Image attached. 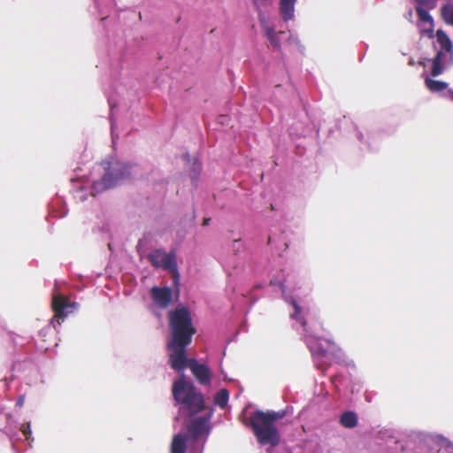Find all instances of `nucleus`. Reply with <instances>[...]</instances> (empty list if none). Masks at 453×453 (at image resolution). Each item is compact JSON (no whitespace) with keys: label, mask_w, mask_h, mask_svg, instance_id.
<instances>
[{"label":"nucleus","mask_w":453,"mask_h":453,"mask_svg":"<svg viewBox=\"0 0 453 453\" xmlns=\"http://www.w3.org/2000/svg\"><path fill=\"white\" fill-rule=\"evenodd\" d=\"M418 4L424 5L428 8H434L438 0H414Z\"/></svg>","instance_id":"36"},{"label":"nucleus","mask_w":453,"mask_h":453,"mask_svg":"<svg viewBox=\"0 0 453 453\" xmlns=\"http://www.w3.org/2000/svg\"><path fill=\"white\" fill-rule=\"evenodd\" d=\"M148 239H146L144 236L138 240L135 249L139 255H144V249L148 245Z\"/></svg>","instance_id":"34"},{"label":"nucleus","mask_w":453,"mask_h":453,"mask_svg":"<svg viewBox=\"0 0 453 453\" xmlns=\"http://www.w3.org/2000/svg\"><path fill=\"white\" fill-rule=\"evenodd\" d=\"M446 53L451 54V50H442V48H441L439 50H437L435 56L432 59H427V61L435 60L442 62L443 57Z\"/></svg>","instance_id":"35"},{"label":"nucleus","mask_w":453,"mask_h":453,"mask_svg":"<svg viewBox=\"0 0 453 453\" xmlns=\"http://www.w3.org/2000/svg\"><path fill=\"white\" fill-rule=\"evenodd\" d=\"M95 8L99 15L106 14L101 18L97 27L98 36H102L103 43L105 45L104 52L99 51L101 64L109 65L110 76L112 81V88H116L117 84H123L122 71L124 65L132 68L148 52V42L142 36H134L131 40L127 39L123 32L119 33L116 29L117 24L110 27L111 19L107 14L111 9L116 7V0H93Z\"/></svg>","instance_id":"2"},{"label":"nucleus","mask_w":453,"mask_h":453,"mask_svg":"<svg viewBox=\"0 0 453 453\" xmlns=\"http://www.w3.org/2000/svg\"><path fill=\"white\" fill-rule=\"evenodd\" d=\"M267 244L278 253L279 257H283L284 252L287 251L290 244L288 232L281 226L270 229Z\"/></svg>","instance_id":"16"},{"label":"nucleus","mask_w":453,"mask_h":453,"mask_svg":"<svg viewBox=\"0 0 453 453\" xmlns=\"http://www.w3.org/2000/svg\"><path fill=\"white\" fill-rule=\"evenodd\" d=\"M232 255L228 258L229 266L234 272L229 275L238 274L241 271L249 269L255 275H259L266 271V265L256 261V255L247 248L242 238L234 239L232 243Z\"/></svg>","instance_id":"9"},{"label":"nucleus","mask_w":453,"mask_h":453,"mask_svg":"<svg viewBox=\"0 0 453 453\" xmlns=\"http://www.w3.org/2000/svg\"><path fill=\"white\" fill-rule=\"evenodd\" d=\"M441 16L446 25L453 27V1L449 0L441 6Z\"/></svg>","instance_id":"26"},{"label":"nucleus","mask_w":453,"mask_h":453,"mask_svg":"<svg viewBox=\"0 0 453 453\" xmlns=\"http://www.w3.org/2000/svg\"><path fill=\"white\" fill-rule=\"evenodd\" d=\"M147 258L156 269L166 271L169 278L176 275L180 278L175 250L166 252L163 248H156L148 253Z\"/></svg>","instance_id":"12"},{"label":"nucleus","mask_w":453,"mask_h":453,"mask_svg":"<svg viewBox=\"0 0 453 453\" xmlns=\"http://www.w3.org/2000/svg\"><path fill=\"white\" fill-rule=\"evenodd\" d=\"M52 229H53V225H51V226H50V232H51V231H52Z\"/></svg>","instance_id":"54"},{"label":"nucleus","mask_w":453,"mask_h":453,"mask_svg":"<svg viewBox=\"0 0 453 453\" xmlns=\"http://www.w3.org/2000/svg\"><path fill=\"white\" fill-rule=\"evenodd\" d=\"M412 14H413L412 10L410 8L408 11V13L406 15V19L411 22H412Z\"/></svg>","instance_id":"47"},{"label":"nucleus","mask_w":453,"mask_h":453,"mask_svg":"<svg viewBox=\"0 0 453 453\" xmlns=\"http://www.w3.org/2000/svg\"><path fill=\"white\" fill-rule=\"evenodd\" d=\"M10 338L12 342L13 349L15 352L24 350V357L15 354L10 375L6 376L3 382L6 389H11V384L18 380L24 382L28 386L36 385L37 383H44V375L46 369L50 370L52 361L45 357V355L41 353L35 355L32 352L37 349H48V346H38L36 340L34 336L28 339L16 335L14 333L10 332Z\"/></svg>","instance_id":"3"},{"label":"nucleus","mask_w":453,"mask_h":453,"mask_svg":"<svg viewBox=\"0 0 453 453\" xmlns=\"http://www.w3.org/2000/svg\"><path fill=\"white\" fill-rule=\"evenodd\" d=\"M254 288H255L256 290H260V289H262V288H263V285H262L261 283H256V284L254 285Z\"/></svg>","instance_id":"48"},{"label":"nucleus","mask_w":453,"mask_h":453,"mask_svg":"<svg viewBox=\"0 0 453 453\" xmlns=\"http://www.w3.org/2000/svg\"><path fill=\"white\" fill-rule=\"evenodd\" d=\"M378 439L385 443L386 453H423V448H432L431 443L453 452V442L441 434H405L393 428H382L378 432Z\"/></svg>","instance_id":"4"},{"label":"nucleus","mask_w":453,"mask_h":453,"mask_svg":"<svg viewBox=\"0 0 453 453\" xmlns=\"http://www.w3.org/2000/svg\"><path fill=\"white\" fill-rule=\"evenodd\" d=\"M287 42L295 44L296 46V49H297L298 52L301 55H304L305 54L306 48L302 43V42L300 41V39L297 36V35H294L291 32H289V35L287 38Z\"/></svg>","instance_id":"31"},{"label":"nucleus","mask_w":453,"mask_h":453,"mask_svg":"<svg viewBox=\"0 0 453 453\" xmlns=\"http://www.w3.org/2000/svg\"><path fill=\"white\" fill-rule=\"evenodd\" d=\"M106 97H107V102H108L109 108H110V113H109L108 119L110 122L111 146H112V149L115 150L119 135L117 131L118 125H117V119L114 116V110L117 109L119 106V100H118V96L115 93H111V94L107 95Z\"/></svg>","instance_id":"19"},{"label":"nucleus","mask_w":453,"mask_h":453,"mask_svg":"<svg viewBox=\"0 0 453 453\" xmlns=\"http://www.w3.org/2000/svg\"><path fill=\"white\" fill-rule=\"evenodd\" d=\"M252 4L257 14L262 35L266 40L267 48L277 52L280 57L283 56L280 35H283L285 32H276L275 26L269 23L257 0H252Z\"/></svg>","instance_id":"13"},{"label":"nucleus","mask_w":453,"mask_h":453,"mask_svg":"<svg viewBox=\"0 0 453 453\" xmlns=\"http://www.w3.org/2000/svg\"><path fill=\"white\" fill-rule=\"evenodd\" d=\"M61 284L65 285V281H59L55 280L54 288L51 293V309L54 313L52 318L49 320L48 325L43 326L38 332V336L45 342V337L50 332H58V328L61 326L62 322L68 317L72 311L76 310L79 307L77 302L66 303L65 294L61 291Z\"/></svg>","instance_id":"8"},{"label":"nucleus","mask_w":453,"mask_h":453,"mask_svg":"<svg viewBox=\"0 0 453 453\" xmlns=\"http://www.w3.org/2000/svg\"><path fill=\"white\" fill-rule=\"evenodd\" d=\"M297 0H279V14L284 22L295 18V7Z\"/></svg>","instance_id":"24"},{"label":"nucleus","mask_w":453,"mask_h":453,"mask_svg":"<svg viewBox=\"0 0 453 453\" xmlns=\"http://www.w3.org/2000/svg\"><path fill=\"white\" fill-rule=\"evenodd\" d=\"M31 263H33V265H35V264L38 263V261L37 260H33Z\"/></svg>","instance_id":"52"},{"label":"nucleus","mask_w":453,"mask_h":453,"mask_svg":"<svg viewBox=\"0 0 453 453\" xmlns=\"http://www.w3.org/2000/svg\"><path fill=\"white\" fill-rule=\"evenodd\" d=\"M180 158L185 163V165H187L194 160V156H191L190 153L187 150L181 155Z\"/></svg>","instance_id":"38"},{"label":"nucleus","mask_w":453,"mask_h":453,"mask_svg":"<svg viewBox=\"0 0 453 453\" xmlns=\"http://www.w3.org/2000/svg\"><path fill=\"white\" fill-rule=\"evenodd\" d=\"M415 9L419 21L425 24H429V26L434 27V18L429 12L431 8L426 7L421 4H418Z\"/></svg>","instance_id":"27"},{"label":"nucleus","mask_w":453,"mask_h":453,"mask_svg":"<svg viewBox=\"0 0 453 453\" xmlns=\"http://www.w3.org/2000/svg\"><path fill=\"white\" fill-rule=\"evenodd\" d=\"M428 58H424V59H421L419 60V65L424 66V67H426L427 64L428 63H432V61H427Z\"/></svg>","instance_id":"46"},{"label":"nucleus","mask_w":453,"mask_h":453,"mask_svg":"<svg viewBox=\"0 0 453 453\" xmlns=\"http://www.w3.org/2000/svg\"><path fill=\"white\" fill-rule=\"evenodd\" d=\"M270 285L279 287L283 300L293 308L289 317L303 327L304 342L311 351L314 362L316 364L319 362L325 363L328 359V349L321 343V338L313 334V330L304 315L303 308L300 305L296 297L288 293L284 274L273 275L270 279Z\"/></svg>","instance_id":"6"},{"label":"nucleus","mask_w":453,"mask_h":453,"mask_svg":"<svg viewBox=\"0 0 453 453\" xmlns=\"http://www.w3.org/2000/svg\"><path fill=\"white\" fill-rule=\"evenodd\" d=\"M242 297L244 302L250 305V308H251L258 301V296L254 295L251 290L245 294H242Z\"/></svg>","instance_id":"33"},{"label":"nucleus","mask_w":453,"mask_h":453,"mask_svg":"<svg viewBox=\"0 0 453 453\" xmlns=\"http://www.w3.org/2000/svg\"><path fill=\"white\" fill-rule=\"evenodd\" d=\"M436 41L440 44L442 50H451V55H453V43L449 35L441 28L436 32Z\"/></svg>","instance_id":"29"},{"label":"nucleus","mask_w":453,"mask_h":453,"mask_svg":"<svg viewBox=\"0 0 453 453\" xmlns=\"http://www.w3.org/2000/svg\"><path fill=\"white\" fill-rule=\"evenodd\" d=\"M100 165L104 173L91 183L89 193L92 196L134 182L138 179L140 165L134 160L121 159L115 153H111L103 159Z\"/></svg>","instance_id":"5"},{"label":"nucleus","mask_w":453,"mask_h":453,"mask_svg":"<svg viewBox=\"0 0 453 453\" xmlns=\"http://www.w3.org/2000/svg\"><path fill=\"white\" fill-rule=\"evenodd\" d=\"M318 395H321L324 399H328L330 396V394L326 389L320 388V391L318 393Z\"/></svg>","instance_id":"42"},{"label":"nucleus","mask_w":453,"mask_h":453,"mask_svg":"<svg viewBox=\"0 0 453 453\" xmlns=\"http://www.w3.org/2000/svg\"><path fill=\"white\" fill-rule=\"evenodd\" d=\"M226 345H225V347L223 349L222 356H221V357L219 359V372L220 375L222 376V378H223V380L225 381H226V382H234V383H236L238 385L239 391H238V394L236 395V397H238L243 392V388L242 387V385L240 384V382L238 380L229 377L227 375V373L226 372V371L224 370L222 363H223V358L226 356Z\"/></svg>","instance_id":"30"},{"label":"nucleus","mask_w":453,"mask_h":453,"mask_svg":"<svg viewBox=\"0 0 453 453\" xmlns=\"http://www.w3.org/2000/svg\"><path fill=\"white\" fill-rule=\"evenodd\" d=\"M449 96L452 99L453 102V90L449 91Z\"/></svg>","instance_id":"50"},{"label":"nucleus","mask_w":453,"mask_h":453,"mask_svg":"<svg viewBox=\"0 0 453 453\" xmlns=\"http://www.w3.org/2000/svg\"><path fill=\"white\" fill-rule=\"evenodd\" d=\"M81 201H85V200L87 199V196H82L81 197Z\"/></svg>","instance_id":"51"},{"label":"nucleus","mask_w":453,"mask_h":453,"mask_svg":"<svg viewBox=\"0 0 453 453\" xmlns=\"http://www.w3.org/2000/svg\"><path fill=\"white\" fill-rule=\"evenodd\" d=\"M283 410L285 411L286 416L292 415L294 412V408L292 405H287Z\"/></svg>","instance_id":"43"},{"label":"nucleus","mask_w":453,"mask_h":453,"mask_svg":"<svg viewBox=\"0 0 453 453\" xmlns=\"http://www.w3.org/2000/svg\"><path fill=\"white\" fill-rule=\"evenodd\" d=\"M47 220L49 217H58L62 219L66 217L68 214L67 203L65 200L58 193L55 195V197L52 198V200L47 203Z\"/></svg>","instance_id":"20"},{"label":"nucleus","mask_w":453,"mask_h":453,"mask_svg":"<svg viewBox=\"0 0 453 453\" xmlns=\"http://www.w3.org/2000/svg\"><path fill=\"white\" fill-rule=\"evenodd\" d=\"M264 76L276 87L280 86V82H283L285 80L289 83L291 82V78L283 56L278 59L273 74L270 73L269 63L265 65Z\"/></svg>","instance_id":"18"},{"label":"nucleus","mask_w":453,"mask_h":453,"mask_svg":"<svg viewBox=\"0 0 453 453\" xmlns=\"http://www.w3.org/2000/svg\"><path fill=\"white\" fill-rule=\"evenodd\" d=\"M380 132L373 129H361L353 125V136L358 142L361 151L377 152L379 150Z\"/></svg>","instance_id":"15"},{"label":"nucleus","mask_w":453,"mask_h":453,"mask_svg":"<svg viewBox=\"0 0 453 453\" xmlns=\"http://www.w3.org/2000/svg\"><path fill=\"white\" fill-rule=\"evenodd\" d=\"M422 35H426L429 39H433L434 37V27L430 26L427 29L421 30Z\"/></svg>","instance_id":"37"},{"label":"nucleus","mask_w":453,"mask_h":453,"mask_svg":"<svg viewBox=\"0 0 453 453\" xmlns=\"http://www.w3.org/2000/svg\"><path fill=\"white\" fill-rule=\"evenodd\" d=\"M421 77L425 79V85L429 91H431L432 93H442L443 97H446L452 101V99L449 96V91L453 89L449 88L448 82L431 78L426 74V71L421 74Z\"/></svg>","instance_id":"21"},{"label":"nucleus","mask_w":453,"mask_h":453,"mask_svg":"<svg viewBox=\"0 0 453 453\" xmlns=\"http://www.w3.org/2000/svg\"><path fill=\"white\" fill-rule=\"evenodd\" d=\"M329 344L328 358L331 357L336 364L346 366L347 368L356 369L353 360H348L343 350L336 346L331 340H326Z\"/></svg>","instance_id":"22"},{"label":"nucleus","mask_w":453,"mask_h":453,"mask_svg":"<svg viewBox=\"0 0 453 453\" xmlns=\"http://www.w3.org/2000/svg\"><path fill=\"white\" fill-rule=\"evenodd\" d=\"M433 45H434V48L436 49V44L435 42H433Z\"/></svg>","instance_id":"55"},{"label":"nucleus","mask_w":453,"mask_h":453,"mask_svg":"<svg viewBox=\"0 0 453 453\" xmlns=\"http://www.w3.org/2000/svg\"><path fill=\"white\" fill-rule=\"evenodd\" d=\"M338 423L344 428L353 429L358 425V415L355 411H343L338 417Z\"/></svg>","instance_id":"25"},{"label":"nucleus","mask_w":453,"mask_h":453,"mask_svg":"<svg viewBox=\"0 0 453 453\" xmlns=\"http://www.w3.org/2000/svg\"><path fill=\"white\" fill-rule=\"evenodd\" d=\"M432 61V68L431 73L433 76H439L445 71V65L443 62L431 60Z\"/></svg>","instance_id":"32"},{"label":"nucleus","mask_w":453,"mask_h":453,"mask_svg":"<svg viewBox=\"0 0 453 453\" xmlns=\"http://www.w3.org/2000/svg\"><path fill=\"white\" fill-rule=\"evenodd\" d=\"M0 431H3L8 436L13 448L19 441H24L29 447H32L31 443L34 438L30 422L22 425L21 428L19 429V424L11 413L0 412Z\"/></svg>","instance_id":"11"},{"label":"nucleus","mask_w":453,"mask_h":453,"mask_svg":"<svg viewBox=\"0 0 453 453\" xmlns=\"http://www.w3.org/2000/svg\"><path fill=\"white\" fill-rule=\"evenodd\" d=\"M229 397H230L229 391L226 388H223L219 389L215 394L214 403L219 409L224 410V409H226V407L228 406Z\"/></svg>","instance_id":"28"},{"label":"nucleus","mask_w":453,"mask_h":453,"mask_svg":"<svg viewBox=\"0 0 453 453\" xmlns=\"http://www.w3.org/2000/svg\"><path fill=\"white\" fill-rule=\"evenodd\" d=\"M211 219L210 217H204L203 219V226H208L211 224Z\"/></svg>","instance_id":"45"},{"label":"nucleus","mask_w":453,"mask_h":453,"mask_svg":"<svg viewBox=\"0 0 453 453\" xmlns=\"http://www.w3.org/2000/svg\"><path fill=\"white\" fill-rule=\"evenodd\" d=\"M168 332L165 349L168 365L178 373L172 384L173 404L178 408L174 422H182V428L173 435L170 453H203L212 425L214 408L208 405L203 393L185 374L187 367L186 349L192 342L196 329L193 324L190 309L179 303L167 314Z\"/></svg>","instance_id":"1"},{"label":"nucleus","mask_w":453,"mask_h":453,"mask_svg":"<svg viewBox=\"0 0 453 453\" xmlns=\"http://www.w3.org/2000/svg\"><path fill=\"white\" fill-rule=\"evenodd\" d=\"M361 43L364 46V51L359 55V58H358V61L359 62L363 61V59H364V58L365 56V52L368 50V44L366 42H362Z\"/></svg>","instance_id":"41"},{"label":"nucleus","mask_w":453,"mask_h":453,"mask_svg":"<svg viewBox=\"0 0 453 453\" xmlns=\"http://www.w3.org/2000/svg\"><path fill=\"white\" fill-rule=\"evenodd\" d=\"M26 394H20L15 403V407H22L25 402Z\"/></svg>","instance_id":"40"},{"label":"nucleus","mask_w":453,"mask_h":453,"mask_svg":"<svg viewBox=\"0 0 453 453\" xmlns=\"http://www.w3.org/2000/svg\"><path fill=\"white\" fill-rule=\"evenodd\" d=\"M196 214L195 209L193 208L192 215L190 217V225L196 226Z\"/></svg>","instance_id":"44"},{"label":"nucleus","mask_w":453,"mask_h":453,"mask_svg":"<svg viewBox=\"0 0 453 453\" xmlns=\"http://www.w3.org/2000/svg\"><path fill=\"white\" fill-rule=\"evenodd\" d=\"M287 417L284 410L262 411L254 410L249 418V425L257 443L260 446H268L266 453H273V449L280 442V432L275 422Z\"/></svg>","instance_id":"7"},{"label":"nucleus","mask_w":453,"mask_h":453,"mask_svg":"<svg viewBox=\"0 0 453 453\" xmlns=\"http://www.w3.org/2000/svg\"><path fill=\"white\" fill-rule=\"evenodd\" d=\"M31 263H33V265H35V264L38 263V261L37 260H33Z\"/></svg>","instance_id":"53"},{"label":"nucleus","mask_w":453,"mask_h":453,"mask_svg":"<svg viewBox=\"0 0 453 453\" xmlns=\"http://www.w3.org/2000/svg\"><path fill=\"white\" fill-rule=\"evenodd\" d=\"M332 382L338 394V398L343 403L351 402L352 396L358 394L363 388L362 381L354 377L350 372H348V375L336 374Z\"/></svg>","instance_id":"14"},{"label":"nucleus","mask_w":453,"mask_h":453,"mask_svg":"<svg viewBox=\"0 0 453 453\" xmlns=\"http://www.w3.org/2000/svg\"><path fill=\"white\" fill-rule=\"evenodd\" d=\"M188 177L190 179L191 186L196 188L199 185L201 174L203 170V164L198 155L194 156V160L187 165Z\"/></svg>","instance_id":"23"},{"label":"nucleus","mask_w":453,"mask_h":453,"mask_svg":"<svg viewBox=\"0 0 453 453\" xmlns=\"http://www.w3.org/2000/svg\"><path fill=\"white\" fill-rule=\"evenodd\" d=\"M187 348H188V346ZM187 349H186V350ZM186 356H187L188 360H187V367L185 368V370L188 367H189L196 380L199 384H201L203 386H206V387L211 386V380H212V372H211V369L210 368V366L207 364L199 362L196 359H189L188 357L187 353H186Z\"/></svg>","instance_id":"17"},{"label":"nucleus","mask_w":453,"mask_h":453,"mask_svg":"<svg viewBox=\"0 0 453 453\" xmlns=\"http://www.w3.org/2000/svg\"><path fill=\"white\" fill-rule=\"evenodd\" d=\"M78 278L81 281H82V278L83 276L81 274H79L78 275ZM73 287L75 289H77L78 291H82L85 288H86V285L83 284L82 282H76L73 284Z\"/></svg>","instance_id":"39"},{"label":"nucleus","mask_w":453,"mask_h":453,"mask_svg":"<svg viewBox=\"0 0 453 453\" xmlns=\"http://www.w3.org/2000/svg\"><path fill=\"white\" fill-rule=\"evenodd\" d=\"M170 285L153 286L150 289V297L155 306L166 309L172 303L179 301L180 296V278L178 276L169 278Z\"/></svg>","instance_id":"10"},{"label":"nucleus","mask_w":453,"mask_h":453,"mask_svg":"<svg viewBox=\"0 0 453 453\" xmlns=\"http://www.w3.org/2000/svg\"><path fill=\"white\" fill-rule=\"evenodd\" d=\"M408 64H409V65H411V66H414V65H415V64H416V62H415V60H414L412 58H411L409 59V61H408Z\"/></svg>","instance_id":"49"}]
</instances>
